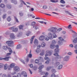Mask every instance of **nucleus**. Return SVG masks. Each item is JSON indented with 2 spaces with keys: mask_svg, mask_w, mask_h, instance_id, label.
Masks as SVG:
<instances>
[{
  "mask_svg": "<svg viewBox=\"0 0 77 77\" xmlns=\"http://www.w3.org/2000/svg\"><path fill=\"white\" fill-rule=\"evenodd\" d=\"M0 7L2 8H4L5 7V5L3 4H0Z\"/></svg>",
  "mask_w": 77,
  "mask_h": 77,
  "instance_id": "32",
  "label": "nucleus"
},
{
  "mask_svg": "<svg viewBox=\"0 0 77 77\" xmlns=\"http://www.w3.org/2000/svg\"><path fill=\"white\" fill-rule=\"evenodd\" d=\"M44 54V51L43 50L42 51V52L40 53V56H43Z\"/></svg>",
  "mask_w": 77,
  "mask_h": 77,
  "instance_id": "35",
  "label": "nucleus"
},
{
  "mask_svg": "<svg viewBox=\"0 0 77 77\" xmlns=\"http://www.w3.org/2000/svg\"><path fill=\"white\" fill-rule=\"evenodd\" d=\"M73 42L74 43H77V37L75 38L74 40H73Z\"/></svg>",
  "mask_w": 77,
  "mask_h": 77,
  "instance_id": "30",
  "label": "nucleus"
},
{
  "mask_svg": "<svg viewBox=\"0 0 77 77\" xmlns=\"http://www.w3.org/2000/svg\"><path fill=\"white\" fill-rule=\"evenodd\" d=\"M15 64L14 63H12L10 65V67L8 68V70H11V68H14L15 66Z\"/></svg>",
  "mask_w": 77,
  "mask_h": 77,
  "instance_id": "10",
  "label": "nucleus"
},
{
  "mask_svg": "<svg viewBox=\"0 0 77 77\" xmlns=\"http://www.w3.org/2000/svg\"><path fill=\"white\" fill-rule=\"evenodd\" d=\"M24 25H20V26H19V29H23V27H24Z\"/></svg>",
  "mask_w": 77,
  "mask_h": 77,
  "instance_id": "45",
  "label": "nucleus"
},
{
  "mask_svg": "<svg viewBox=\"0 0 77 77\" xmlns=\"http://www.w3.org/2000/svg\"><path fill=\"white\" fill-rule=\"evenodd\" d=\"M11 3H14V5L17 4V1L16 0H11Z\"/></svg>",
  "mask_w": 77,
  "mask_h": 77,
  "instance_id": "21",
  "label": "nucleus"
},
{
  "mask_svg": "<svg viewBox=\"0 0 77 77\" xmlns=\"http://www.w3.org/2000/svg\"><path fill=\"white\" fill-rule=\"evenodd\" d=\"M9 30H12L13 32H16L18 31V29L17 28H15V26H13L9 28Z\"/></svg>",
  "mask_w": 77,
  "mask_h": 77,
  "instance_id": "4",
  "label": "nucleus"
},
{
  "mask_svg": "<svg viewBox=\"0 0 77 77\" xmlns=\"http://www.w3.org/2000/svg\"><path fill=\"white\" fill-rule=\"evenodd\" d=\"M17 77H21V74L18 73L17 75Z\"/></svg>",
  "mask_w": 77,
  "mask_h": 77,
  "instance_id": "57",
  "label": "nucleus"
},
{
  "mask_svg": "<svg viewBox=\"0 0 77 77\" xmlns=\"http://www.w3.org/2000/svg\"><path fill=\"white\" fill-rule=\"evenodd\" d=\"M48 30L49 32H51L52 33H59L60 32V31L57 28L54 27L48 29Z\"/></svg>",
  "mask_w": 77,
  "mask_h": 77,
  "instance_id": "1",
  "label": "nucleus"
},
{
  "mask_svg": "<svg viewBox=\"0 0 77 77\" xmlns=\"http://www.w3.org/2000/svg\"><path fill=\"white\" fill-rule=\"evenodd\" d=\"M7 7L8 9H11V6L10 5H7Z\"/></svg>",
  "mask_w": 77,
  "mask_h": 77,
  "instance_id": "55",
  "label": "nucleus"
},
{
  "mask_svg": "<svg viewBox=\"0 0 77 77\" xmlns=\"http://www.w3.org/2000/svg\"><path fill=\"white\" fill-rule=\"evenodd\" d=\"M45 37L43 35H42L39 38V39L40 41H43Z\"/></svg>",
  "mask_w": 77,
  "mask_h": 77,
  "instance_id": "17",
  "label": "nucleus"
},
{
  "mask_svg": "<svg viewBox=\"0 0 77 77\" xmlns=\"http://www.w3.org/2000/svg\"><path fill=\"white\" fill-rule=\"evenodd\" d=\"M38 22L40 23H41V24H44V23L45 25L47 24V23H46V22H44L43 21H38Z\"/></svg>",
  "mask_w": 77,
  "mask_h": 77,
  "instance_id": "29",
  "label": "nucleus"
},
{
  "mask_svg": "<svg viewBox=\"0 0 77 77\" xmlns=\"http://www.w3.org/2000/svg\"><path fill=\"white\" fill-rule=\"evenodd\" d=\"M66 12L69 15H71V16H72V17H74V15H72V14H71L70 12H69L68 11H66Z\"/></svg>",
  "mask_w": 77,
  "mask_h": 77,
  "instance_id": "44",
  "label": "nucleus"
},
{
  "mask_svg": "<svg viewBox=\"0 0 77 77\" xmlns=\"http://www.w3.org/2000/svg\"><path fill=\"white\" fill-rule=\"evenodd\" d=\"M41 48V45H39L37 47V49L36 51V52L37 53H40V52H41V50L39 49V48Z\"/></svg>",
  "mask_w": 77,
  "mask_h": 77,
  "instance_id": "8",
  "label": "nucleus"
},
{
  "mask_svg": "<svg viewBox=\"0 0 77 77\" xmlns=\"http://www.w3.org/2000/svg\"><path fill=\"white\" fill-rule=\"evenodd\" d=\"M58 39H59V40H61V41H63V40H64L61 37H59Z\"/></svg>",
  "mask_w": 77,
  "mask_h": 77,
  "instance_id": "56",
  "label": "nucleus"
},
{
  "mask_svg": "<svg viewBox=\"0 0 77 77\" xmlns=\"http://www.w3.org/2000/svg\"><path fill=\"white\" fill-rule=\"evenodd\" d=\"M8 48V51L10 53H7L6 55L7 56H10V55H11L12 53H13L12 50V49H11V48Z\"/></svg>",
  "mask_w": 77,
  "mask_h": 77,
  "instance_id": "5",
  "label": "nucleus"
},
{
  "mask_svg": "<svg viewBox=\"0 0 77 77\" xmlns=\"http://www.w3.org/2000/svg\"><path fill=\"white\" fill-rule=\"evenodd\" d=\"M46 54L45 55V56L46 57H47V56H51L52 53L50 51L48 50L46 52Z\"/></svg>",
  "mask_w": 77,
  "mask_h": 77,
  "instance_id": "6",
  "label": "nucleus"
},
{
  "mask_svg": "<svg viewBox=\"0 0 77 77\" xmlns=\"http://www.w3.org/2000/svg\"><path fill=\"white\" fill-rule=\"evenodd\" d=\"M11 20V17H8L7 18V21H8V22H9Z\"/></svg>",
  "mask_w": 77,
  "mask_h": 77,
  "instance_id": "49",
  "label": "nucleus"
},
{
  "mask_svg": "<svg viewBox=\"0 0 77 77\" xmlns=\"http://www.w3.org/2000/svg\"><path fill=\"white\" fill-rule=\"evenodd\" d=\"M3 66H4V65L2 63H0V68H3Z\"/></svg>",
  "mask_w": 77,
  "mask_h": 77,
  "instance_id": "38",
  "label": "nucleus"
},
{
  "mask_svg": "<svg viewBox=\"0 0 77 77\" xmlns=\"http://www.w3.org/2000/svg\"><path fill=\"white\" fill-rule=\"evenodd\" d=\"M14 42L12 41H8L6 42V44L8 45L9 47H12L13 45Z\"/></svg>",
  "mask_w": 77,
  "mask_h": 77,
  "instance_id": "2",
  "label": "nucleus"
},
{
  "mask_svg": "<svg viewBox=\"0 0 77 77\" xmlns=\"http://www.w3.org/2000/svg\"><path fill=\"white\" fill-rule=\"evenodd\" d=\"M6 14H4L2 16V18L3 19L6 18Z\"/></svg>",
  "mask_w": 77,
  "mask_h": 77,
  "instance_id": "41",
  "label": "nucleus"
},
{
  "mask_svg": "<svg viewBox=\"0 0 77 77\" xmlns=\"http://www.w3.org/2000/svg\"><path fill=\"white\" fill-rule=\"evenodd\" d=\"M29 66L30 67V68H32L33 67V64H31L29 65Z\"/></svg>",
  "mask_w": 77,
  "mask_h": 77,
  "instance_id": "63",
  "label": "nucleus"
},
{
  "mask_svg": "<svg viewBox=\"0 0 77 77\" xmlns=\"http://www.w3.org/2000/svg\"><path fill=\"white\" fill-rule=\"evenodd\" d=\"M68 28L69 29H71L72 28V27H71V25H69L68 27Z\"/></svg>",
  "mask_w": 77,
  "mask_h": 77,
  "instance_id": "53",
  "label": "nucleus"
},
{
  "mask_svg": "<svg viewBox=\"0 0 77 77\" xmlns=\"http://www.w3.org/2000/svg\"><path fill=\"white\" fill-rule=\"evenodd\" d=\"M32 54H29L28 55V57L29 58H32Z\"/></svg>",
  "mask_w": 77,
  "mask_h": 77,
  "instance_id": "43",
  "label": "nucleus"
},
{
  "mask_svg": "<svg viewBox=\"0 0 77 77\" xmlns=\"http://www.w3.org/2000/svg\"><path fill=\"white\" fill-rule=\"evenodd\" d=\"M22 46H21V45H17V48H21Z\"/></svg>",
  "mask_w": 77,
  "mask_h": 77,
  "instance_id": "46",
  "label": "nucleus"
},
{
  "mask_svg": "<svg viewBox=\"0 0 77 77\" xmlns=\"http://www.w3.org/2000/svg\"><path fill=\"white\" fill-rule=\"evenodd\" d=\"M38 60L36 59L35 60V63H38L39 62V60H42L43 59L42 57H38Z\"/></svg>",
  "mask_w": 77,
  "mask_h": 77,
  "instance_id": "7",
  "label": "nucleus"
},
{
  "mask_svg": "<svg viewBox=\"0 0 77 77\" xmlns=\"http://www.w3.org/2000/svg\"><path fill=\"white\" fill-rule=\"evenodd\" d=\"M52 68H53V66H49L46 68V70L47 71H49Z\"/></svg>",
  "mask_w": 77,
  "mask_h": 77,
  "instance_id": "18",
  "label": "nucleus"
},
{
  "mask_svg": "<svg viewBox=\"0 0 77 77\" xmlns=\"http://www.w3.org/2000/svg\"><path fill=\"white\" fill-rule=\"evenodd\" d=\"M60 2L61 3H62L63 4L65 3V1H64L63 0H61Z\"/></svg>",
  "mask_w": 77,
  "mask_h": 77,
  "instance_id": "50",
  "label": "nucleus"
},
{
  "mask_svg": "<svg viewBox=\"0 0 77 77\" xmlns=\"http://www.w3.org/2000/svg\"><path fill=\"white\" fill-rule=\"evenodd\" d=\"M51 77H56V75L54 74H52L51 76Z\"/></svg>",
  "mask_w": 77,
  "mask_h": 77,
  "instance_id": "52",
  "label": "nucleus"
},
{
  "mask_svg": "<svg viewBox=\"0 0 77 77\" xmlns=\"http://www.w3.org/2000/svg\"><path fill=\"white\" fill-rule=\"evenodd\" d=\"M45 39L46 41H48L49 40V37L47 35H45Z\"/></svg>",
  "mask_w": 77,
  "mask_h": 77,
  "instance_id": "25",
  "label": "nucleus"
},
{
  "mask_svg": "<svg viewBox=\"0 0 77 77\" xmlns=\"http://www.w3.org/2000/svg\"><path fill=\"white\" fill-rule=\"evenodd\" d=\"M42 74L43 75H48V72H42Z\"/></svg>",
  "mask_w": 77,
  "mask_h": 77,
  "instance_id": "23",
  "label": "nucleus"
},
{
  "mask_svg": "<svg viewBox=\"0 0 77 77\" xmlns=\"http://www.w3.org/2000/svg\"><path fill=\"white\" fill-rule=\"evenodd\" d=\"M2 77H7V76L5 74H4L3 75Z\"/></svg>",
  "mask_w": 77,
  "mask_h": 77,
  "instance_id": "64",
  "label": "nucleus"
},
{
  "mask_svg": "<svg viewBox=\"0 0 77 77\" xmlns=\"http://www.w3.org/2000/svg\"><path fill=\"white\" fill-rule=\"evenodd\" d=\"M20 61H21V62H22V63H23V64H25V62H24V61L23 60V59H20Z\"/></svg>",
  "mask_w": 77,
  "mask_h": 77,
  "instance_id": "51",
  "label": "nucleus"
},
{
  "mask_svg": "<svg viewBox=\"0 0 77 77\" xmlns=\"http://www.w3.org/2000/svg\"><path fill=\"white\" fill-rule=\"evenodd\" d=\"M69 59V56H66L63 58V60L65 61H68Z\"/></svg>",
  "mask_w": 77,
  "mask_h": 77,
  "instance_id": "12",
  "label": "nucleus"
},
{
  "mask_svg": "<svg viewBox=\"0 0 77 77\" xmlns=\"http://www.w3.org/2000/svg\"><path fill=\"white\" fill-rule=\"evenodd\" d=\"M51 72L52 73H56V70L54 69H52L51 70Z\"/></svg>",
  "mask_w": 77,
  "mask_h": 77,
  "instance_id": "33",
  "label": "nucleus"
},
{
  "mask_svg": "<svg viewBox=\"0 0 77 77\" xmlns=\"http://www.w3.org/2000/svg\"><path fill=\"white\" fill-rule=\"evenodd\" d=\"M55 46L54 44H51L50 45V47L51 48H52V49H53V48H55Z\"/></svg>",
  "mask_w": 77,
  "mask_h": 77,
  "instance_id": "15",
  "label": "nucleus"
},
{
  "mask_svg": "<svg viewBox=\"0 0 77 77\" xmlns=\"http://www.w3.org/2000/svg\"><path fill=\"white\" fill-rule=\"evenodd\" d=\"M58 44L60 45H61L62 44V41H59L58 42Z\"/></svg>",
  "mask_w": 77,
  "mask_h": 77,
  "instance_id": "37",
  "label": "nucleus"
},
{
  "mask_svg": "<svg viewBox=\"0 0 77 77\" xmlns=\"http://www.w3.org/2000/svg\"><path fill=\"white\" fill-rule=\"evenodd\" d=\"M52 35L54 38H57V35H56V34L53 33Z\"/></svg>",
  "mask_w": 77,
  "mask_h": 77,
  "instance_id": "31",
  "label": "nucleus"
},
{
  "mask_svg": "<svg viewBox=\"0 0 77 77\" xmlns=\"http://www.w3.org/2000/svg\"><path fill=\"white\" fill-rule=\"evenodd\" d=\"M69 47H71L72 48H73V47H74L73 45L72 44H71L69 45Z\"/></svg>",
  "mask_w": 77,
  "mask_h": 77,
  "instance_id": "61",
  "label": "nucleus"
},
{
  "mask_svg": "<svg viewBox=\"0 0 77 77\" xmlns=\"http://www.w3.org/2000/svg\"><path fill=\"white\" fill-rule=\"evenodd\" d=\"M54 56H57V57L55 58V60H58V59H60L62 57L60 55H59L57 53H54Z\"/></svg>",
  "mask_w": 77,
  "mask_h": 77,
  "instance_id": "3",
  "label": "nucleus"
},
{
  "mask_svg": "<svg viewBox=\"0 0 77 77\" xmlns=\"http://www.w3.org/2000/svg\"><path fill=\"white\" fill-rule=\"evenodd\" d=\"M59 51V48H56L55 50V52L56 53H58Z\"/></svg>",
  "mask_w": 77,
  "mask_h": 77,
  "instance_id": "40",
  "label": "nucleus"
},
{
  "mask_svg": "<svg viewBox=\"0 0 77 77\" xmlns=\"http://www.w3.org/2000/svg\"><path fill=\"white\" fill-rule=\"evenodd\" d=\"M43 8L44 9H47V6L46 5H44L43 7Z\"/></svg>",
  "mask_w": 77,
  "mask_h": 77,
  "instance_id": "60",
  "label": "nucleus"
},
{
  "mask_svg": "<svg viewBox=\"0 0 77 77\" xmlns=\"http://www.w3.org/2000/svg\"><path fill=\"white\" fill-rule=\"evenodd\" d=\"M44 68V65H42L41 66H40L38 68V69L39 70H38V72H42V70L41 69H42Z\"/></svg>",
  "mask_w": 77,
  "mask_h": 77,
  "instance_id": "13",
  "label": "nucleus"
},
{
  "mask_svg": "<svg viewBox=\"0 0 77 77\" xmlns=\"http://www.w3.org/2000/svg\"><path fill=\"white\" fill-rule=\"evenodd\" d=\"M9 58H11V57H6L5 58H3V60H6V61H8Z\"/></svg>",
  "mask_w": 77,
  "mask_h": 77,
  "instance_id": "20",
  "label": "nucleus"
},
{
  "mask_svg": "<svg viewBox=\"0 0 77 77\" xmlns=\"http://www.w3.org/2000/svg\"><path fill=\"white\" fill-rule=\"evenodd\" d=\"M62 67H63V66L62 65H60L58 67V69H61L62 68Z\"/></svg>",
  "mask_w": 77,
  "mask_h": 77,
  "instance_id": "27",
  "label": "nucleus"
},
{
  "mask_svg": "<svg viewBox=\"0 0 77 77\" xmlns=\"http://www.w3.org/2000/svg\"><path fill=\"white\" fill-rule=\"evenodd\" d=\"M14 18L15 19L16 22H17V23H19V21H18V19H17V17L14 16Z\"/></svg>",
  "mask_w": 77,
  "mask_h": 77,
  "instance_id": "54",
  "label": "nucleus"
},
{
  "mask_svg": "<svg viewBox=\"0 0 77 77\" xmlns=\"http://www.w3.org/2000/svg\"><path fill=\"white\" fill-rule=\"evenodd\" d=\"M49 60H47L46 62H45V63H46V64H48L49 63Z\"/></svg>",
  "mask_w": 77,
  "mask_h": 77,
  "instance_id": "62",
  "label": "nucleus"
},
{
  "mask_svg": "<svg viewBox=\"0 0 77 77\" xmlns=\"http://www.w3.org/2000/svg\"><path fill=\"white\" fill-rule=\"evenodd\" d=\"M10 36L11 39H15V37L14 35V34L13 33H11L10 35Z\"/></svg>",
  "mask_w": 77,
  "mask_h": 77,
  "instance_id": "14",
  "label": "nucleus"
},
{
  "mask_svg": "<svg viewBox=\"0 0 77 77\" xmlns=\"http://www.w3.org/2000/svg\"><path fill=\"white\" fill-rule=\"evenodd\" d=\"M45 42H43L41 46L42 47H44L45 46Z\"/></svg>",
  "mask_w": 77,
  "mask_h": 77,
  "instance_id": "34",
  "label": "nucleus"
},
{
  "mask_svg": "<svg viewBox=\"0 0 77 77\" xmlns=\"http://www.w3.org/2000/svg\"><path fill=\"white\" fill-rule=\"evenodd\" d=\"M2 48L4 50H7V49H8V48H10L6 46H4Z\"/></svg>",
  "mask_w": 77,
  "mask_h": 77,
  "instance_id": "22",
  "label": "nucleus"
},
{
  "mask_svg": "<svg viewBox=\"0 0 77 77\" xmlns=\"http://www.w3.org/2000/svg\"><path fill=\"white\" fill-rule=\"evenodd\" d=\"M48 35L49 39H53V36H52V33H48Z\"/></svg>",
  "mask_w": 77,
  "mask_h": 77,
  "instance_id": "9",
  "label": "nucleus"
},
{
  "mask_svg": "<svg viewBox=\"0 0 77 77\" xmlns=\"http://www.w3.org/2000/svg\"><path fill=\"white\" fill-rule=\"evenodd\" d=\"M21 74L23 75L24 77H26L27 76L26 72H22L21 73Z\"/></svg>",
  "mask_w": 77,
  "mask_h": 77,
  "instance_id": "16",
  "label": "nucleus"
},
{
  "mask_svg": "<svg viewBox=\"0 0 77 77\" xmlns=\"http://www.w3.org/2000/svg\"><path fill=\"white\" fill-rule=\"evenodd\" d=\"M34 43L35 44H38V40L36 39H35V41H34Z\"/></svg>",
  "mask_w": 77,
  "mask_h": 77,
  "instance_id": "36",
  "label": "nucleus"
},
{
  "mask_svg": "<svg viewBox=\"0 0 77 77\" xmlns=\"http://www.w3.org/2000/svg\"><path fill=\"white\" fill-rule=\"evenodd\" d=\"M59 65H60V63L58 62H56L54 64V65L55 66H59Z\"/></svg>",
  "mask_w": 77,
  "mask_h": 77,
  "instance_id": "19",
  "label": "nucleus"
},
{
  "mask_svg": "<svg viewBox=\"0 0 77 77\" xmlns=\"http://www.w3.org/2000/svg\"><path fill=\"white\" fill-rule=\"evenodd\" d=\"M30 34V31H28V33H26L27 36H29V35Z\"/></svg>",
  "mask_w": 77,
  "mask_h": 77,
  "instance_id": "59",
  "label": "nucleus"
},
{
  "mask_svg": "<svg viewBox=\"0 0 77 77\" xmlns=\"http://www.w3.org/2000/svg\"><path fill=\"white\" fill-rule=\"evenodd\" d=\"M35 37V36H32L30 40V43L31 44H32L33 42V39H34V38Z\"/></svg>",
  "mask_w": 77,
  "mask_h": 77,
  "instance_id": "24",
  "label": "nucleus"
},
{
  "mask_svg": "<svg viewBox=\"0 0 77 77\" xmlns=\"http://www.w3.org/2000/svg\"><path fill=\"white\" fill-rule=\"evenodd\" d=\"M22 1L21 2L22 3H23V4L25 5H26L27 8H30V6H28L27 5H26V3L24 2V1H22V0H21Z\"/></svg>",
  "mask_w": 77,
  "mask_h": 77,
  "instance_id": "28",
  "label": "nucleus"
},
{
  "mask_svg": "<svg viewBox=\"0 0 77 77\" xmlns=\"http://www.w3.org/2000/svg\"><path fill=\"white\" fill-rule=\"evenodd\" d=\"M8 68H9V66H8V64H5L4 65V69L5 70L7 69Z\"/></svg>",
  "mask_w": 77,
  "mask_h": 77,
  "instance_id": "26",
  "label": "nucleus"
},
{
  "mask_svg": "<svg viewBox=\"0 0 77 77\" xmlns=\"http://www.w3.org/2000/svg\"><path fill=\"white\" fill-rule=\"evenodd\" d=\"M19 15H20V16L21 17H22V16H23V14L22 13H21V12L19 13Z\"/></svg>",
  "mask_w": 77,
  "mask_h": 77,
  "instance_id": "58",
  "label": "nucleus"
},
{
  "mask_svg": "<svg viewBox=\"0 0 77 77\" xmlns=\"http://www.w3.org/2000/svg\"><path fill=\"white\" fill-rule=\"evenodd\" d=\"M35 24H36V22L35 21L32 22L31 23L32 26H35Z\"/></svg>",
  "mask_w": 77,
  "mask_h": 77,
  "instance_id": "48",
  "label": "nucleus"
},
{
  "mask_svg": "<svg viewBox=\"0 0 77 77\" xmlns=\"http://www.w3.org/2000/svg\"><path fill=\"white\" fill-rule=\"evenodd\" d=\"M45 60H48L49 61H50L51 60L50 59L48 58V57H45Z\"/></svg>",
  "mask_w": 77,
  "mask_h": 77,
  "instance_id": "42",
  "label": "nucleus"
},
{
  "mask_svg": "<svg viewBox=\"0 0 77 77\" xmlns=\"http://www.w3.org/2000/svg\"><path fill=\"white\" fill-rule=\"evenodd\" d=\"M50 1L51 2H52V3H57V2H58V0H51Z\"/></svg>",
  "mask_w": 77,
  "mask_h": 77,
  "instance_id": "39",
  "label": "nucleus"
},
{
  "mask_svg": "<svg viewBox=\"0 0 77 77\" xmlns=\"http://www.w3.org/2000/svg\"><path fill=\"white\" fill-rule=\"evenodd\" d=\"M52 43L53 44H56V41L55 40H54L52 41Z\"/></svg>",
  "mask_w": 77,
  "mask_h": 77,
  "instance_id": "47",
  "label": "nucleus"
},
{
  "mask_svg": "<svg viewBox=\"0 0 77 77\" xmlns=\"http://www.w3.org/2000/svg\"><path fill=\"white\" fill-rule=\"evenodd\" d=\"M14 70L15 71H16L17 72H18L20 71V68L18 67V66H15L14 68Z\"/></svg>",
  "mask_w": 77,
  "mask_h": 77,
  "instance_id": "11",
  "label": "nucleus"
}]
</instances>
